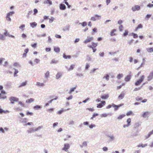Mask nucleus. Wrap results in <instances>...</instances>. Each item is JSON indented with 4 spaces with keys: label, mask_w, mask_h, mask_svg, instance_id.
I'll return each instance as SVG.
<instances>
[{
    "label": "nucleus",
    "mask_w": 153,
    "mask_h": 153,
    "mask_svg": "<svg viewBox=\"0 0 153 153\" xmlns=\"http://www.w3.org/2000/svg\"><path fill=\"white\" fill-rule=\"evenodd\" d=\"M54 51L56 52L59 53L60 51V48L59 47H55L54 49Z\"/></svg>",
    "instance_id": "nucleus-21"
},
{
    "label": "nucleus",
    "mask_w": 153,
    "mask_h": 153,
    "mask_svg": "<svg viewBox=\"0 0 153 153\" xmlns=\"http://www.w3.org/2000/svg\"><path fill=\"white\" fill-rule=\"evenodd\" d=\"M95 17L97 19H99L101 16H99L97 15H95Z\"/></svg>",
    "instance_id": "nucleus-61"
},
{
    "label": "nucleus",
    "mask_w": 153,
    "mask_h": 153,
    "mask_svg": "<svg viewBox=\"0 0 153 153\" xmlns=\"http://www.w3.org/2000/svg\"><path fill=\"white\" fill-rule=\"evenodd\" d=\"M149 114L150 113L148 111L145 112L142 114V116L144 118L148 117Z\"/></svg>",
    "instance_id": "nucleus-10"
},
{
    "label": "nucleus",
    "mask_w": 153,
    "mask_h": 153,
    "mask_svg": "<svg viewBox=\"0 0 153 153\" xmlns=\"http://www.w3.org/2000/svg\"><path fill=\"white\" fill-rule=\"evenodd\" d=\"M36 85L39 86L43 87L45 85V84L43 83L37 82L36 83Z\"/></svg>",
    "instance_id": "nucleus-20"
},
{
    "label": "nucleus",
    "mask_w": 153,
    "mask_h": 153,
    "mask_svg": "<svg viewBox=\"0 0 153 153\" xmlns=\"http://www.w3.org/2000/svg\"><path fill=\"white\" fill-rule=\"evenodd\" d=\"M27 82L25 81L24 82L22 83L19 86V87H22L25 86L27 84Z\"/></svg>",
    "instance_id": "nucleus-34"
},
{
    "label": "nucleus",
    "mask_w": 153,
    "mask_h": 153,
    "mask_svg": "<svg viewBox=\"0 0 153 153\" xmlns=\"http://www.w3.org/2000/svg\"><path fill=\"white\" fill-rule=\"evenodd\" d=\"M5 39L4 36L2 35H1L0 36V39L4 40Z\"/></svg>",
    "instance_id": "nucleus-55"
},
{
    "label": "nucleus",
    "mask_w": 153,
    "mask_h": 153,
    "mask_svg": "<svg viewBox=\"0 0 153 153\" xmlns=\"http://www.w3.org/2000/svg\"><path fill=\"white\" fill-rule=\"evenodd\" d=\"M93 39V38L92 37L88 36L87 39L84 42V43L87 44L88 43L91 42Z\"/></svg>",
    "instance_id": "nucleus-4"
},
{
    "label": "nucleus",
    "mask_w": 153,
    "mask_h": 153,
    "mask_svg": "<svg viewBox=\"0 0 153 153\" xmlns=\"http://www.w3.org/2000/svg\"><path fill=\"white\" fill-rule=\"evenodd\" d=\"M76 87H74V88H71L70 91H69V94H71L72 92L74 91V90L76 89Z\"/></svg>",
    "instance_id": "nucleus-41"
},
{
    "label": "nucleus",
    "mask_w": 153,
    "mask_h": 153,
    "mask_svg": "<svg viewBox=\"0 0 153 153\" xmlns=\"http://www.w3.org/2000/svg\"><path fill=\"white\" fill-rule=\"evenodd\" d=\"M81 25L85 27L87 25V24L86 22H83L82 23H81Z\"/></svg>",
    "instance_id": "nucleus-58"
},
{
    "label": "nucleus",
    "mask_w": 153,
    "mask_h": 153,
    "mask_svg": "<svg viewBox=\"0 0 153 153\" xmlns=\"http://www.w3.org/2000/svg\"><path fill=\"white\" fill-rule=\"evenodd\" d=\"M153 78V71L151 72L149 76L147 77L148 80L149 81L151 80Z\"/></svg>",
    "instance_id": "nucleus-11"
},
{
    "label": "nucleus",
    "mask_w": 153,
    "mask_h": 153,
    "mask_svg": "<svg viewBox=\"0 0 153 153\" xmlns=\"http://www.w3.org/2000/svg\"><path fill=\"white\" fill-rule=\"evenodd\" d=\"M93 33H96V32H97V28H94L93 29Z\"/></svg>",
    "instance_id": "nucleus-63"
},
{
    "label": "nucleus",
    "mask_w": 153,
    "mask_h": 153,
    "mask_svg": "<svg viewBox=\"0 0 153 153\" xmlns=\"http://www.w3.org/2000/svg\"><path fill=\"white\" fill-rule=\"evenodd\" d=\"M128 30H125L124 33L123 34V36H125L128 35Z\"/></svg>",
    "instance_id": "nucleus-33"
},
{
    "label": "nucleus",
    "mask_w": 153,
    "mask_h": 153,
    "mask_svg": "<svg viewBox=\"0 0 153 153\" xmlns=\"http://www.w3.org/2000/svg\"><path fill=\"white\" fill-rule=\"evenodd\" d=\"M101 103L97 104V107L98 108H101L105 104V101H102L101 102Z\"/></svg>",
    "instance_id": "nucleus-8"
},
{
    "label": "nucleus",
    "mask_w": 153,
    "mask_h": 153,
    "mask_svg": "<svg viewBox=\"0 0 153 153\" xmlns=\"http://www.w3.org/2000/svg\"><path fill=\"white\" fill-rule=\"evenodd\" d=\"M14 13V11L10 12L7 13L6 17V20L8 21H10L11 19L10 17V16H12Z\"/></svg>",
    "instance_id": "nucleus-2"
},
{
    "label": "nucleus",
    "mask_w": 153,
    "mask_h": 153,
    "mask_svg": "<svg viewBox=\"0 0 153 153\" xmlns=\"http://www.w3.org/2000/svg\"><path fill=\"white\" fill-rule=\"evenodd\" d=\"M63 57L65 59H70L71 58V56L70 55H65V54H64L63 55Z\"/></svg>",
    "instance_id": "nucleus-32"
},
{
    "label": "nucleus",
    "mask_w": 153,
    "mask_h": 153,
    "mask_svg": "<svg viewBox=\"0 0 153 153\" xmlns=\"http://www.w3.org/2000/svg\"><path fill=\"white\" fill-rule=\"evenodd\" d=\"M64 147L62 149V150H64L66 152H67L68 149L69 148L70 146L69 144H65L64 145Z\"/></svg>",
    "instance_id": "nucleus-6"
},
{
    "label": "nucleus",
    "mask_w": 153,
    "mask_h": 153,
    "mask_svg": "<svg viewBox=\"0 0 153 153\" xmlns=\"http://www.w3.org/2000/svg\"><path fill=\"white\" fill-rule=\"evenodd\" d=\"M33 114L32 112H30L29 111H27V112L26 115H30L32 116Z\"/></svg>",
    "instance_id": "nucleus-53"
},
{
    "label": "nucleus",
    "mask_w": 153,
    "mask_h": 153,
    "mask_svg": "<svg viewBox=\"0 0 153 153\" xmlns=\"http://www.w3.org/2000/svg\"><path fill=\"white\" fill-rule=\"evenodd\" d=\"M27 131L29 133H31L34 132V129L33 128H30L29 130H27Z\"/></svg>",
    "instance_id": "nucleus-40"
},
{
    "label": "nucleus",
    "mask_w": 153,
    "mask_h": 153,
    "mask_svg": "<svg viewBox=\"0 0 153 153\" xmlns=\"http://www.w3.org/2000/svg\"><path fill=\"white\" fill-rule=\"evenodd\" d=\"M42 128V126H39L38 127L36 128L35 129H34V132L35 131H36L39 130V129H40Z\"/></svg>",
    "instance_id": "nucleus-47"
},
{
    "label": "nucleus",
    "mask_w": 153,
    "mask_h": 153,
    "mask_svg": "<svg viewBox=\"0 0 153 153\" xmlns=\"http://www.w3.org/2000/svg\"><path fill=\"white\" fill-rule=\"evenodd\" d=\"M125 95V94L124 92H122L120 94L119 96L118 97V99L119 100H121L124 97Z\"/></svg>",
    "instance_id": "nucleus-12"
},
{
    "label": "nucleus",
    "mask_w": 153,
    "mask_h": 153,
    "mask_svg": "<svg viewBox=\"0 0 153 153\" xmlns=\"http://www.w3.org/2000/svg\"><path fill=\"white\" fill-rule=\"evenodd\" d=\"M147 146V144H139L137 145V146L138 147H142V148L145 147Z\"/></svg>",
    "instance_id": "nucleus-27"
},
{
    "label": "nucleus",
    "mask_w": 153,
    "mask_h": 153,
    "mask_svg": "<svg viewBox=\"0 0 153 153\" xmlns=\"http://www.w3.org/2000/svg\"><path fill=\"white\" fill-rule=\"evenodd\" d=\"M131 75H127L125 78V80L126 82L129 81L131 78Z\"/></svg>",
    "instance_id": "nucleus-13"
},
{
    "label": "nucleus",
    "mask_w": 153,
    "mask_h": 153,
    "mask_svg": "<svg viewBox=\"0 0 153 153\" xmlns=\"http://www.w3.org/2000/svg\"><path fill=\"white\" fill-rule=\"evenodd\" d=\"M58 61L57 60H56L55 59H53L51 61V64H56L57 63Z\"/></svg>",
    "instance_id": "nucleus-39"
},
{
    "label": "nucleus",
    "mask_w": 153,
    "mask_h": 153,
    "mask_svg": "<svg viewBox=\"0 0 153 153\" xmlns=\"http://www.w3.org/2000/svg\"><path fill=\"white\" fill-rule=\"evenodd\" d=\"M87 109L90 111H94V109L93 108H88Z\"/></svg>",
    "instance_id": "nucleus-59"
},
{
    "label": "nucleus",
    "mask_w": 153,
    "mask_h": 153,
    "mask_svg": "<svg viewBox=\"0 0 153 153\" xmlns=\"http://www.w3.org/2000/svg\"><path fill=\"white\" fill-rule=\"evenodd\" d=\"M123 27L122 25H120L119 27V29L120 31H122L123 30Z\"/></svg>",
    "instance_id": "nucleus-43"
},
{
    "label": "nucleus",
    "mask_w": 153,
    "mask_h": 153,
    "mask_svg": "<svg viewBox=\"0 0 153 153\" xmlns=\"http://www.w3.org/2000/svg\"><path fill=\"white\" fill-rule=\"evenodd\" d=\"M92 47H94V48H95L97 46V43H95L93 42L92 43Z\"/></svg>",
    "instance_id": "nucleus-44"
},
{
    "label": "nucleus",
    "mask_w": 153,
    "mask_h": 153,
    "mask_svg": "<svg viewBox=\"0 0 153 153\" xmlns=\"http://www.w3.org/2000/svg\"><path fill=\"white\" fill-rule=\"evenodd\" d=\"M123 76V74H119L117 76V78L118 79H120Z\"/></svg>",
    "instance_id": "nucleus-37"
},
{
    "label": "nucleus",
    "mask_w": 153,
    "mask_h": 153,
    "mask_svg": "<svg viewBox=\"0 0 153 153\" xmlns=\"http://www.w3.org/2000/svg\"><path fill=\"white\" fill-rule=\"evenodd\" d=\"M62 76V74L61 73H58L56 75V78L58 79L60 78Z\"/></svg>",
    "instance_id": "nucleus-23"
},
{
    "label": "nucleus",
    "mask_w": 153,
    "mask_h": 153,
    "mask_svg": "<svg viewBox=\"0 0 153 153\" xmlns=\"http://www.w3.org/2000/svg\"><path fill=\"white\" fill-rule=\"evenodd\" d=\"M109 76L108 74H106L103 77V78H105L107 80H109Z\"/></svg>",
    "instance_id": "nucleus-46"
},
{
    "label": "nucleus",
    "mask_w": 153,
    "mask_h": 153,
    "mask_svg": "<svg viewBox=\"0 0 153 153\" xmlns=\"http://www.w3.org/2000/svg\"><path fill=\"white\" fill-rule=\"evenodd\" d=\"M50 75V72L49 71H47L45 74V77L47 78L49 77Z\"/></svg>",
    "instance_id": "nucleus-30"
},
{
    "label": "nucleus",
    "mask_w": 153,
    "mask_h": 153,
    "mask_svg": "<svg viewBox=\"0 0 153 153\" xmlns=\"http://www.w3.org/2000/svg\"><path fill=\"white\" fill-rule=\"evenodd\" d=\"M145 78V76L143 75L140 76L139 79L137 80L135 83V85L136 86L140 85L144 80Z\"/></svg>",
    "instance_id": "nucleus-1"
},
{
    "label": "nucleus",
    "mask_w": 153,
    "mask_h": 153,
    "mask_svg": "<svg viewBox=\"0 0 153 153\" xmlns=\"http://www.w3.org/2000/svg\"><path fill=\"white\" fill-rule=\"evenodd\" d=\"M140 9V7L139 5H135L132 8V10L134 11H136V10H138Z\"/></svg>",
    "instance_id": "nucleus-9"
},
{
    "label": "nucleus",
    "mask_w": 153,
    "mask_h": 153,
    "mask_svg": "<svg viewBox=\"0 0 153 153\" xmlns=\"http://www.w3.org/2000/svg\"><path fill=\"white\" fill-rule=\"evenodd\" d=\"M131 34L134 38H136L138 37V35L137 34L134 33H132Z\"/></svg>",
    "instance_id": "nucleus-42"
},
{
    "label": "nucleus",
    "mask_w": 153,
    "mask_h": 153,
    "mask_svg": "<svg viewBox=\"0 0 153 153\" xmlns=\"http://www.w3.org/2000/svg\"><path fill=\"white\" fill-rule=\"evenodd\" d=\"M153 134V130L151 131L150 132H149V134H148L147 136H146V138H149V137L150 136Z\"/></svg>",
    "instance_id": "nucleus-36"
},
{
    "label": "nucleus",
    "mask_w": 153,
    "mask_h": 153,
    "mask_svg": "<svg viewBox=\"0 0 153 153\" xmlns=\"http://www.w3.org/2000/svg\"><path fill=\"white\" fill-rule=\"evenodd\" d=\"M31 46L34 48H35L37 46V43H35L34 44H31Z\"/></svg>",
    "instance_id": "nucleus-52"
},
{
    "label": "nucleus",
    "mask_w": 153,
    "mask_h": 153,
    "mask_svg": "<svg viewBox=\"0 0 153 153\" xmlns=\"http://www.w3.org/2000/svg\"><path fill=\"white\" fill-rule=\"evenodd\" d=\"M109 97V95L108 94H105L101 96V98L102 99H105L108 98Z\"/></svg>",
    "instance_id": "nucleus-19"
},
{
    "label": "nucleus",
    "mask_w": 153,
    "mask_h": 153,
    "mask_svg": "<svg viewBox=\"0 0 153 153\" xmlns=\"http://www.w3.org/2000/svg\"><path fill=\"white\" fill-rule=\"evenodd\" d=\"M147 6L149 7H153V4H149L147 5Z\"/></svg>",
    "instance_id": "nucleus-64"
},
{
    "label": "nucleus",
    "mask_w": 153,
    "mask_h": 153,
    "mask_svg": "<svg viewBox=\"0 0 153 153\" xmlns=\"http://www.w3.org/2000/svg\"><path fill=\"white\" fill-rule=\"evenodd\" d=\"M145 83H143L142 86L138 88H136L134 90V91H137L138 90H140L142 87V86L145 84Z\"/></svg>",
    "instance_id": "nucleus-29"
},
{
    "label": "nucleus",
    "mask_w": 153,
    "mask_h": 153,
    "mask_svg": "<svg viewBox=\"0 0 153 153\" xmlns=\"http://www.w3.org/2000/svg\"><path fill=\"white\" fill-rule=\"evenodd\" d=\"M43 3L44 4H49L50 5H51L52 2L50 0H46L44 1Z\"/></svg>",
    "instance_id": "nucleus-16"
},
{
    "label": "nucleus",
    "mask_w": 153,
    "mask_h": 153,
    "mask_svg": "<svg viewBox=\"0 0 153 153\" xmlns=\"http://www.w3.org/2000/svg\"><path fill=\"white\" fill-rule=\"evenodd\" d=\"M70 109L69 108H68L66 110H64L63 108H62L61 110L59 111L57 113V114H61L62 112L67 110H69Z\"/></svg>",
    "instance_id": "nucleus-15"
},
{
    "label": "nucleus",
    "mask_w": 153,
    "mask_h": 153,
    "mask_svg": "<svg viewBox=\"0 0 153 153\" xmlns=\"http://www.w3.org/2000/svg\"><path fill=\"white\" fill-rule=\"evenodd\" d=\"M98 115V114H94L92 117L91 118V119H93L95 117L97 116Z\"/></svg>",
    "instance_id": "nucleus-50"
},
{
    "label": "nucleus",
    "mask_w": 153,
    "mask_h": 153,
    "mask_svg": "<svg viewBox=\"0 0 153 153\" xmlns=\"http://www.w3.org/2000/svg\"><path fill=\"white\" fill-rule=\"evenodd\" d=\"M131 120L130 118H128L127 119V125H123V127L125 128L126 127H127L131 125Z\"/></svg>",
    "instance_id": "nucleus-7"
},
{
    "label": "nucleus",
    "mask_w": 153,
    "mask_h": 153,
    "mask_svg": "<svg viewBox=\"0 0 153 153\" xmlns=\"http://www.w3.org/2000/svg\"><path fill=\"white\" fill-rule=\"evenodd\" d=\"M54 110V109L53 108H51L50 109H48L47 110V111L49 112H51L52 111H53Z\"/></svg>",
    "instance_id": "nucleus-56"
},
{
    "label": "nucleus",
    "mask_w": 153,
    "mask_h": 153,
    "mask_svg": "<svg viewBox=\"0 0 153 153\" xmlns=\"http://www.w3.org/2000/svg\"><path fill=\"white\" fill-rule=\"evenodd\" d=\"M143 27V25L141 24H139L138 26L135 28V31H137L139 29L142 28Z\"/></svg>",
    "instance_id": "nucleus-28"
},
{
    "label": "nucleus",
    "mask_w": 153,
    "mask_h": 153,
    "mask_svg": "<svg viewBox=\"0 0 153 153\" xmlns=\"http://www.w3.org/2000/svg\"><path fill=\"white\" fill-rule=\"evenodd\" d=\"M137 101H139L142 100V98L141 97H137L136 98Z\"/></svg>",
    "instance_id": "nucleus-54"
},
{
    "label": "nucleus",
    "mask_w": 153,
    "mask_h": 153,
    "mask_svg": "<svg viewBox=\"0 0 153 153\" xmlns=\"http://www.w3.org/2000/svg\"><path fill=\"white\" fill-rule=\"evenodd\" d=\"M49 19V22L50 23H51L53 21L54 18L53 17H51V18H50Z\"/></svg>",
    "instance_id": "nucleus-51"
},
{
    "label": "nucleus",
    "mask_w": 153,
    "mask_h": 153,
    "mask_svg": "<svg viewBox=\"0 0 153 153\" xmlns=\"http://www.w3.org/2000/svg\"><path fill=\"white\" fill-rule=\"evenodd\" d=\"M55 37L56 38H59V39H60L61 38V37L60 35H58V34H56L55 35Z\"/></svg>",
    "instance_id": "nucleus-62"
},
{
    "label": "nucleus",
    "mask_w": 153,
    "mask_h": 153,
    "mask_svg": "<svg viewBox=\"0 0 153 153\" xmlns=\"http://www.w3.org/2000/svg\"><path fill=\"white\" fill-rule=\"evenodd\" d=\"M34 101V99L33 98H30V99H28L26 101V102L27 103H30L32 102H33Z\"/></svg>",
    "instance_id": "nucleus-24"
},
{
    "label": "nucleus",
    "mask_w": 153,
    "mask_h": 153,
    "mask_svg": "<svg viewBox=\"0 0 153 153\" xmlns=\"http://www.w3.org/2000/svg\"><path fill=\"white\" fill-rule=\"evenodd\" d=\"M116 31V30L115 29H114L112 30L110 32V34L111 36H113L116 35V34L115 33Z\"/></svg>",
    "instance_id": "nucleus-14"
},
{
    "label": "nucleus",
    "mask_w": 153,
    "mask_h": 153,
    "mask_svg": "<svg viewBox=\"0 0 153 153\" xmlns=\"http://www.w3.org/2000/svg\"><path fill=\"white\" fill-rule=\"evenodd\" d=\"M34 62L36 63H38L40 62V60L39 59H36L34 60Z\"/></svg>",
    "instance_id": "nucleus-57"
},
{
    "label": "nucleus",
    "mask_w": 153,
    "mask_h": 153,
    "mask_svg": "<svg viewBox=\"0 0 153 153\" xmlns=\"http://www.w3.org/2000/svg\"><path fill=\"white\" fill-rule=\"evenodd\" d=\"M41 108L40 106L38 105H36L35 106H34L33 107V108L36 110H38L40 108Z\"/></svg>",
    "instance_id": "nucleus-45"
},
{
    "label": "nucleus",
    "mask_w": 153,
    "mask_h": 153,
    "mask_svg": "<svg viewBox=\"0 0 153 153\" xmlns=\"http://www.w3.org/2000/svg\"><path fill=\"white\" fill-rule=\"evenodd\" d=\"M75 66V65L74 64L71 65L69 67V68H68V71H70L73 70Z\"/></svg>",
    "instance_id": "nucleus-18"
},
{
    "label": "nucleus",
    "mask_w": 153,
    "mask_h": 153,
    "mask_svg": "<svg viewBox=\"0 0 153 153\" xmlns=\"http://www.w3.org/2000/svg\"><path fill=\"white\" fill-rule=\"evenodd\" d=\"M147 51L149 53L153 52V48H149L146 49Z\"/></svg>",
    "instance_id": "nucleus-22"
},
{
    "label": "nucleus",
    "mask_w": 153,
    "mask_h": 153,
    "mask_svg": "<svg viewBox=\"0 0 153 153\" xmlns=\"http://www.w3.org/2000/svg\"><path fill=\"white\" fill-rule=\"evenodd\" d=\"M30 25L33 28L37 25V23L35 22H33L30 23Z\"/></svg>",
    "instance_id": "nucleus-26"
},
{
    "label": "nucleus",
    "mask_w": 153,
    "mask_h": 153,
    "mask_svg": "<svg viewBox=\"0 0 153 153\" xmlns=\"http://www.w3.org/2000/svg\"><path fill=\"white\" fill-rule=\"evenodd\" d=\"M88 47L90 48H91L92 49V50H93V52H95L97 50V49L95 48H94V47H92V46L91 45H89L88 46Z\"/></svg>",
    "instance_id": "nucleus-35"
},
{
    "label": "nucleus",
    "mask_w": 153,
    "mask_h": 153,
    "mask_svg": "<svg viewBox=\"0 0 153 153\" xmlns=\"http://www.w3.org/2000/svg\"><path fill=\"white\" fill-rule=\"evenodd\" d=\"M134 115L133 112L131 111H129L126 113V115L128 116L131 115Z\"/></svg>",
    "instance_id": "nucleus-31"
},
{
    "label": "nucleus",
    "mask_w": 153,
    "mask_h": 153,
    "mask_svg": "<svg viewBox=\"0 0 153 153\" xmlns=\"http://www.w3.org/2000/svg\"><path fill=\"white\" fill-rule=\"evenodd\" d=\"M126 115L124 114L120 115L117 117V119L119 120H121Z\"/></svg>",
    "instance_id": "nucleus-25"
},
{
    "label": "nucleus",
    "mask_w": 153,
    "mask_h": 153,
    "mask_svg": "<svg viewBox=\"0 0 153 153\" xmlns=\"http://www.w3.org/2000/svg\"><path fill=\"white\" fill-rule=\"evenodd\" d=\"M123 105V104L122 103L118 105H116L114 104H112V107L114 108L115 110H117L118 109V108L119 107L122 106Z\"/></svg>",
    "instance_id": "nucleus-5"
},
{
    "label": "nucleus",
    "mask_w": 153,
    "mask_h": 153,
    "mask_svg": "<svg viewBox=\"0 0 153 153\" xmlns=\"http://www.w3.org/2000/svg\"><path fill=\"white\" fill-rule=\"evenodd\" d=\"M6 98V96L5 95H2L0 93V99H4Z\"/></svg>",
    "instance_id": "nucleus-38"
},
{
    "label": "nucleus",
    "mask_w": 153,
    "mask_h": 153,
    "mask_svg": "<svg viewBox=\"0 0 153 153\" xmlns=\"http://www.w3.org/2000/svg\"><path fill=\"white\" fill-rule=\"evenodd\" d=\"M60 9L61 10H64L66 9L65 6L63 4H60Z\"/></svg>",
    "instance_id": "nucleus-17"
},
{
    "label": "nucleus",
    "mask_w": 153,
    "mask_h": 153,
    "mask_svg": "<svg viewBox=\"0 0 153 153\" xmlns=\"http://www.w3.org/2000/svg\"><path fill=\"white\" fill-rule=\"evenodd\" d=\"M107 115V114H103L101 115V117H106Z\"/></svg>",
    "instance_id": "nucleus-60"
},
{
    "label": "nucleus",
    "mask_w": 153,
    "mask_h": 153,
    "mask_svg": "<svg viewBox=\"0 0 153 153\" xmlns=\"http://www.w3.org/2000/svg\"><path fill=\"white\" fill-rule=\"evenodd\" d=\"M18 104L20 105H21L23 107H24L25 106V104L23 103L21 101H19L18 102Z\"/></svg>",
    "instance_id": "nucleus-49"
},
{
    "label": "nucleus",
    "mask_w": 153,
    "mask_h": 153,
    "mask_svg": "<svg viewBox=\"0 0 153 153\" xmlns=\"http://www.w3.org/2000/svg\"><path fill=\"white\" fill-rule=\"evenodd\" d=\"M9 100L10 101L11 103L13 104L14 102L18 101L19 99L16 97H10Z\"/></svg>",
    "instance_id": "nucleus-3"
},
{
    "label": "nucleus",
    "mask_w": 153,
    "mask_h": 153,
    "mask_svg": "<svg viewBox=\"0 0 153 153\" xmlns=\"http://www.w3.org/2000/svg\"><path fill=\"white\" fill-rule=\"evenodd\" d=\"M134 41V40L133 39H131L130 41H129L128 42V43L129 45H131L132 44Z\"/></svg>",
    "instance_id": "nucleus-48"
}]
</instances>
